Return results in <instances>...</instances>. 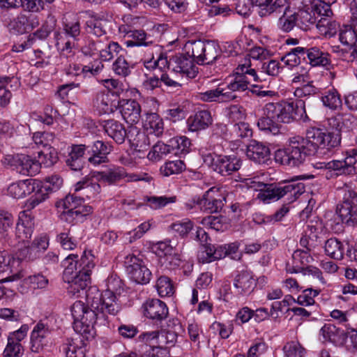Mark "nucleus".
<instances>
[{
  "label": "nucleus",
  "instance_id": "obj_26",
  "mask_svg": "<svg viewBox=\"0 0 357 357\" xmlns=\"http://www.w3.org/2000/svg\"><path fill=\"white\" fill-rule=\"evenodd\" d=\"M234 285L238 294L249 295L254 291L257 282L251 273L242 271L236 276Z\"/></svg>",
  "mask_w": 357,
  "mask_h": 357
},
{
  "label": "nucleus",
  "instance_id": "obj_22",
  "mask_svg": "<svg viewBox=\"0 0 357 357\" xmlns=\"http://www.w3.org/2000/svg\"><path fill=\"white\" fill-rule=\"evenodd\" d=\"M270 155L269 148L261 142L252 140L247 145V157L257 163H265L270 159Z\"/></svg>",
  "mask_w": 357,
  "mask_h": 357
},
{
  "label": "nucleus",
  "instance_id": "obj_4",
  "mask_svg": "<svg viewBox=\"0 0 357 357\" xmlns=\"http://www.w3.org/2000/svg\"><path fill=\"white\" fill-rule=\"evenodd\" d=\"M247 185L259 192L257 198L263 202L278 200L287 196L289 202H292L305 192L304 184L296 180L287 181L278 184H266L250 181Z\"/></svg>",
  "mask_w": 357,
  "mask_h": 357
},
{
  "label": "nucleus",
  "instance_id": "obj_45",
  "mask_svg": "<svg viewBox=\"0 0 357 357\" xmlns=\"http://www.w3.org/2000/svg\"><path fill=\"white\" fill-rule=\"evenodd\" d=\"M169 143L172 152L176 155H185L190 151L191 142L185 136L174 137Z\"/></svg>",
  "mask_w": 357,
  "mask_h": 357
},
{
  "label": "nucleus",
  "instance_id": "obj_64",
  "mask_svg": "<svg viewBox=\"0 0 357 357\" xmlns=\"http://www.w3.org/2000/svg\"><path fill=\"white\" fill-rule=\"evenodd\" d=\"M24 353V348L21 343H15L8 341L3 352V357H22Z\"/></svg>",
  "mask_w": 357,
  "mask_h": 357
},
{
  "label": "nucleus",
  "instance_id": "obj_43",
  "mask_svg": "<svg viewBox=\"0 0 357 357\" xmlns=\"http://www.w3.org/2000/svg\"><path fill=\"white\" fill-rule=\"evenodd\" d=\"M323 137L322 149H325L329 151L340 145L341 134L333 128L331 130L324 131Z\"/></svg>",
  "mask_w": 357,
  "mask_h": 357
},
{
  "label": "nucleus",
  "instance_id": "obj_29",
  "mask_svg": "<svg viewBox=\"0 0 357 357\" xmlns=\"http://www.w3.org/2000/svg\"><path fill=\"white\" fill-rule=\"evenodd\" d=\"M103 128L108 136L118 144H122L125 141V138L128 137V132L123 125L116 120L105 121Z\"/></svg>",
  "mask_w": 357,
  "mask_h": 357
},
{
  "label": "nucleus",
  "instance_id": "obj_51",
  "mask_svg": "<svg viewBox=\"0 0 357 357\" xmlns=\"http://www.w3.org/2000/svg\"><path fill=\"white\" fill-rule=\"evenodd\" d=\"M107 22L102 20L92 19L86 22L87 31L98 38L105 36L107 33Z\"/></svg>",
  "mask_w": 357,
  "mask_h": 357
},
{
  "label": "nucleus",
  "instance_id": "obj_60",
  "mask_svg": "<svg viewBox=\"0 0 357 357\" xmlns=\"http://www.w3.org/2000/svg\"><path fill=\"white\" fill-rule=\"evenodd\" d=\"M283 351L285 357H303L305 353L301 344L295 341L287 342L283 347Z\"/></svg>",
  "mask_w": 357,
  "mask_h": 357
},
{
  "label": "nucleus",
  "instance_id": "obj_40",
  "mask_svg": "<svg viewBox=\"0 0 357 357\" xmlns=\"http://www.w3.org/2000/svg\"><path fill=\"white\" fill-rule=\"evenodd\" d=\"M144 128L155 136H160L164 130L162 119L156 113L147 114Z\"/></svg>",
  "mask_w": 357,
  "mask_h": 357
},
{
  "label": "nucleus",
  "instance_id": "obj_30",
  "mask_svg": "<svg viewBox=\"0 0 357 357\" xmlns=\"http://www.w3.org/2000/svg\"><path fill=\"white\" fill-rule=\"evenodd\" d=\"M190 130L197 131L208 127L212 123V117L208 110H199L190 116L187 121Z\"/></svg>",
  "mask_w": 357,
  "mask_h": 357
},
{
  "label": "nucleus",
  "instance_id": "obj_25",
  "mask_svg": "<svg viewBox=\"0 0 357 357\" xmlns=\"http://www.w3.org/2000/svg\"><path fill=\"white\" fill-rule=\"evenodd\" d=\"M215 188H211L207 190L202 199H197V205L199 206L201 210L209 213H218L222 209L225 197L219 198L209 197V195L213 191Z\"/></svg>",
  "mask_w": 357,
  "mask_h": 357
},
{
  "label": "nucleus",
  "instance_id": "obj_31",
  "mask_svg": "<svg viewBox=\"0 0 357 357\" xmlns=\"http://www.w3.org/2000/svg\"><path fill=\"white\" fill-rule=\"evenodd\" d=\"M329 125L341 134L342 130L350 131L357 126V118L351 114L332 117L328 119Z\"/></svg>",
  "mask_w": 357,
  "mask_h": 357
},
{
  "label": "nucleus",
  "instance_id": "obj_1",
  "mask_svg": "<svg viewBox=\"0 0 357 357\" xmlns=\"http://www.w3.org/2000/svg\"><path fill=\"white\" fill-rule=\"evenodd\" d=\"M324 130L312 128L307 130L305 137L294 136L289 139V144L275 153L277 162L289 167H298L307 157L314 155L322 149Z\"/></svg>",
  "mask_w": 357,
  "mask_h": 357
},
{
  "label": "nucleus",
  "instance_id": "obj_52",
  "mask_svg": "<svg viewBox=\"0 0 357 357\" xmlns=\"http://www.w3.org/2000/svg\"><path fill=\"white\" fill-rule=\"evenodd\" d=\"M127 36L132 39L128 42V45L147 46L152 43L143 30H130L129 32H127Z\"/></svg>",
  "mask_w": 357,
  "mask_h": 357
},
{
  "label": "nucleus",
  "instance_id": "obj_5",
  "mask_svg": "<svg viewBox=\"0 0 357 357\" xmlns=\"http://www.w3.org/2000/svg\"><path fill=\"white\" fill-rule=\"evenodd\" d=\"M259 77L256 70L251 68L250 61L238 65L236 68L234 79L226 87L218 86V102H228L237 98L236 91H245L252 82H257Z\"/></svg>",
  "mask_w": 357,
  "mask_h": 357
},
{
  "label": "nucleus",
  "instance_id": "obj_11",
  "mask_svg": "<svg viewBox=\"0 0 357 357\" xmlns=\"http://www.w3.org/2000/svg\"><path fill=\"white\" fill-rule=\"evenodd\" d=\"M124 266L130 278L137 284H147L151 278V272L144 262L132 254L124 259Z\"/></svg>",
  "mask_w": 357,
  "mask_h": 357
},
{
  "label": "nucleus",
  "instance_id": "obj_39",
  "mask_svg": "<svg viewBox=\"0 0 357 357\" xmlns=\"http://www.w3.org/2000/svg\"><path fill=\"white\" fill-rule=\"evenodd\" d=\"M321 100L324 106L332 110L338 109L342 105L341 96L337 90L334 88L326 91L322 96Z\"/></svg>",
  "mask_w": 357,
  "mask_h": 357
},
{
  "label": "nucleus",
  "instance_id": "obj_63",
  "mask_svg": "<svg viewBox=\"0 0 357 357\" xmlns=\"http://www.w3.org/2000/svg\"><path fill=\"white\" fill-rule=\"evenodd\" d=\"M57 241L61 246L67 250H72L77 246V241L73 238L70 233V229H66L57 235Z\"/></svg>",
  "mask_w": 357,
  "mask_h": 357
},
{
  "label": "nucleus",
  "instance_id": "obj_56",
  "mask_svg": "<svg viewBox=\"0 0 357 357\" xmlns=\"http://www.w3.org/2000/svg\"><path fill=\"white\" fill-rule=\"evenodd\" d=\"M150 249L153 253L160 257V259L176 250L174 247L170 245L169 241L153 243L150 246Z\"/></svg>",
  "mask_w": 357,
  "mask_h": 357
},
{
  "label": "nucleus",
  "instance_id": "obj_19",
  "mask_svg": "<svg viewBox=\"0 0 357 357\" xmlns=\"http://www.w3.org/2000/svg\"><path fill=\"white\" fill-rule=\"evenodd\" d=\"M119 109L123 119L130 124H134L139 122L140 119L141 106L135 100H120Z\"/></svg>",
  "mask_w": 357,
  "mask_h": 357
},
{
  "label": "nucleus",
  "instance_id": "obj_36",
  "mask_svg": "<svg viewBox=\"0 0 357 357\" xmlns=\"http://www.w3.org/2000/svg\"><path fill=\"white\" fill-rule=\"evenodd\" d=\"M316 28L320 35L330 38L337 33L340 29V25L331 17H321L317 20Z\"/></svg>",
  "mask_w": 357,
  "mask_h": 357
},
{
  "label": "nucleus",
  "instance_id": "obj_46",
  "mask_svg": "<svg viewBox=\"0 0 357 357\" xmlns=\"http://www.w3.org/2000/svg\"><path fill=\"white\" fill-rule=\"evenodd\" d=\"M296 16V13H292L291 10L288 14L280 15L277 22L278 28L282 32H290L296 26H297Z\"/></svg>",
  "mask_w": 357,
  "mask_h": 357
},
{
  "label": "nucleus",
  "instance_id": "obj_13",
  "mask_svg": "<svg viewBox=\"0 0 357 357\" xmlns=\"http://www.w3.org/2000/svg\"><path fill=\"white\" fill-rule=\"evenodd\" d=\"M188 55L187 56L179 54L172 56L169 59V66L172 71L189 78H195L198 73V68L194 63L195 60L191 58V54Z\"/></svg>",
  "mask_w": 357,
  "mask_h": 357
},
{
  "label": "nucleus",
  "instance_id": "obj_58",
  "mask_svg": "<svg viewBox=\"0 0 357 357\" xmlns=\"http://www.w3.org/2000/svg\"><path fill=\"white\" fill-rule=\"evenodd\" d=\"M82 202L83 200L81 198L72 195H67L62 201L63 208L67 211H85L86 208H91L90 206L82 205Z\"/></svg>",
  "mask_w": 357,
  "mask_h": 357
},
{
  "label": "nucleus",
  "instance_id": "obj_17",
  "mask_svg": "<svg viewBox=\"0 0 357 357\" xmlns=\"http://www.w3.org/2000/svg\"><path fill=\"white\" fill-rule=\"evenodd\" d=\"M49 327L42 322H38L31 334V350L39 353L48 344L50 335Z\"/></svg>",
  "mask_w": 357,
  "mask_h": 357
},
{
  "label": "nucleus",
  "instance_id": "obj_44",
  "mask_svg": "<svg viewBox=\"0 0 357 357\" xmlns=\"http://www.w3.org/2000/svg\"><path fill=\"white\" fill-rule=\"evenodd\" d=\"M105 47L101 52L100 59L103 61H109L123 50L121 47L116 42L109 40L107 37L104 43Z\"/></svg>",
  "mask_w": 357,
  "mask_h": 357
},
{
  "label": "nucleus",
  "instance_id": "obj_24",
  "mask_svg": "<svg viewBox=\"0 0 357 357\" xmlns=\"http://www.w3.org/2000/svg\"><path fill=\"white\" fill-rule=\"evenodd\" d=\"M38 184L39 181L26 179L10 184L8 191L13 197L20 199L33 192Z\"/></svg>",
  "mask_w": 357,
  "mask_h": 357
},
{
  "label": "nucleus",
  "instance_id": "obj_8",
  "mask_svg": "<svg viewBox=\"0 0 357 357\" xmlns=\"http://www.w3.org/2000/svg\"><path fill=\"white\" fill-rule=\"evenodd\" d=\"M87 302L90 305L100 312L102 320H105L106 314L116 315L121 310L117 295L110 291L100 293L95 288L89 289L86 294Z\"/></svg>",
  "mask_w": 357,
  "mask_h": 357
},
{
  "label": "nucleus",
  "instance_id": "obj_16",
  "mask_svg": "<svg viewBox=\"0 0 357 357\" xmlns=\"http://www.w3.org/2000/svg\"><path fill=\"white\" fill-rule=\"evenodd\" d=\"M39 24L40 22L37 16L20 13L16 17L10 21L8 27L10 31L13 33L22 34L32 31L38 27Z\"/></svg>",
  "mask_w": 357,
  "mask_h": 357
},
{
  "label": "nucleus",
  "instance_id": "obj_34",
  "mask_svg": "<svg viewBox=\"0 0 357 357\" xmlns=\"http://www.w3.org/2000/svg\"><path fill=\"white\" fill-rule=\"evenodd\" d=\"M296 13L297 26L303 31H307L315 26L317 22V17L314 15L312 10H298Z\"/></svg>",
  "mask_w": 357,
  "mask_h": 357
},
{
  "label": "nucleus",
  "instance_id": "obj_32",
  "mask_svg": "<svg viewBox=\"0 0 357 357\" xmlns=\"http://www.w3.org/2000/svg\"><path fill=\"white\" fill-rule=\"evenodd\" d=\"M66 357H85L86 349L82 340L77 338H66L61 346Z\"/></svg>",
  "mask_w": 357,
  "mask_h": 357
},
{
  "label": "nucleus",
  "instance_id": "obj_18",
  "mask_svg": "<svg viewBox=\"0 0 357 357\" xmlns=\"http://www.w3.org/2000/svg\"><path fill=\"white\" fill-rule=\"evenodd\" d=\"M93 106L100 114H111L119 107L120 102L117 96L109 92H99L93 100Z\"/></svg>",
  "mask_w": 357,
  "mask_h": 357
},
{
  "label": "nucleus",
  "instance_id": "obj_41",
  "mask_svg": "<svg viewBox=\"0 0 357 357\" xmlns=\"http://www.w3.org/2000/svg\"><path fill=\"white\" fill-rule=\"evenodd\" d=\"M356 29L352 25H345L340 29L339 39L340 43L347 47H354L357 43Z\"/></svg>",
  "mask_w": 357,
  "mask_h": 357
},
{
  "label": "nucleus",
  "instance_id": "obj_15",
  "mask_svg": "<svg viewBox=\"0 0 357 357\" xmlns=\"http://www.w3.org/2000/svg\"><path fill=\"white\" fill-rule=\"evenodd\" d=\"M128 139L136 157L143 158L147 155V152L150 151L151 142L146 134L139 131L136 127H131L128 131Z\"/></svg>",
  "mask_w": 357,
  "mask_h": 357
},
{
  "label": "nucleus",
  "instance_id": "obj_28",
  "mask_svg": "<svg viewBox=\"0 0 357 357\" xmlns=\"http://www.w3.org/2000/svg\"><path fill=\"white\" fill-rule=\"evenodd\" d=\"M290 3L289 0H275L270 1L265 7H262L258 11L259 15L266 17L271 15H276L288 14L290 13Z\"/></svg>",
  "mask_w": 357,
  "mask_h": 357
},
{
  "label": "nucleus",
  "instance_id": "obj_35",
  "mask_svg": "<svg viewBox=\"0 0 357 357\" xmlns=\"http://www.w3.org/2000/svg\"><path fill=\"white\" fill-rule=\"evenodd\" d=\"M238 246L236 243L226 245H213V258L218 260L229 256L232 259H240L241 255L238 254Z\"/></svg>",
  "mask_w": 357,
  "mask_h": 357
},
{
  "label": "nucleus",
  "instance_id": "obj_12",
  "mask_svg": "<svg viewBox=\"0 0 357 357\" xmlns=\"http://www.w3.org/2000/svg\"><path fill=\"white\" fill-rule=\"evenodd\" d=\"M3 162L23 175L33 176L39 172V163L27 155H7Z\"/></svg>",
  "mask_w": 357,
  "mask_h": 357
},
{
  "label": "nucleus",
  "instance_id": "obj_55",
  "mask_svg": "<svg viewBox=\"0 0 357 357\" xmlns=\"http://www.w3.org/2000/svg\"><path fill=\"white\" fill-rule=\"evenodd\" d=\"M158 294L161 297L170 296L174 292V287L169 278L160 276L156 283Z\"/></svg>",
  "mask_w": 357,
  "mask_h": 357
},
{
  "label": "nucleus",
  "instance_id": "obj_14",
  "mask_svg": "<svg viewBox=\"0 0 357 357\" xmlns=\"http://www.w3.org/2000/svg\"><path fill=\"white\" fill-rule=\"evenodd\" d=\"M86 149L89 155L88 162L93 166H98L108 162L107 155L112 152V146L108 142L96 140L86 146Z\"/></svg>",
  "mask_w": 357,
  "mask_h": 357
},
{
  "label": "nucleus",
  "instance_id": "obj_20",
  "mask_svg": "<svg viewBox=\"0 0 357 357\" xmlns=\"http://www.w3.org/2000/svg\"><path fill=\"white\" fill-rule=\"evenodd\" d=\"M242 165V160L235 155H222L217 156L215 172L222 176L231 174L237 172Z\"/></svg>",
  "mask_w": 357,
  "mask_h": 357
},
{
  "label": "nucleus",
  "instance_id": "obj_47",
  "mask_svg": "<svg viewBox=\"0 0 357 357\" xmlns=\"http://www.w3.org/2000/svg\"><path fill=\"white\" fill-rule=\"evenodd\" d=\"M172 152L170 143L165 144L159 142L153 146L152 149L148 152L146 157L150 160L158 161Z\"/></svg>",
  "mask_w": 357,
  "mask_h": 357
},
{
  "label": "nucleus",
  "instance_id": "obj_50",
  "mask_svg": "<svg viewBox=\"0 0 357 357\" xmlns=\"http://www.w3.org/2000/svg\"><path fill=\"white\" fill-rule=\"evenodd\" d=\"M142 344V357H169V351L166 349L156 344Z\"/></svg>",
  "mask_w": 357,
  "mask_h": 357
},
{
  "label": "nucleus",
  "instance_id": "obj_57",
  "mask_svg": "<svg viewBox=\"0 0 357 357\" xmlns=\"http://www.w3.org/2000/svg\"><path fill=\"white\" fill-rule=\"evenodd\" d=\"M92 208H86L83 210L66 211L62 213V218L70 224H75L79 221H82L84 217L91 213Z\"/></svg>",
  "mask_w": 357,
  "mask_h": 357
},
{
  "label": "nucleus",
  "instance_id": "obj_37",
  "mask_svg": "<svg viewBox=\"0 0 357 357\" xmlns=\"http://www.w3.org/2000/svg\"><path fill=\"white\" fill-rule=\"evenodd\" d=\"M307 57L312 66L326 67L331 63L330 55L321 51L317 47L308 48Z\"/></svg>",
  "mask_w": 357,
  "mask_h": 357
},
{
  "label": "nucleus",
  "instance_id": "obj_3",
  "mask_svg": "<svg viewBox=\"0 0 357 357\" xmlns=\"http://www.w3.org/2000/svg\"><path fill=\"white\" fill-rule=\"evenodd\" d=\"M77 255H70L63 261L64 271L63 280L68 284V293L76 296L84 291L91 282V273L94 267L93 255L84 252L80 260L77 261Z\"/></svg>",
  "mask_w": 357,
  "mask_h": 357
},
{
  "label": "nucleus",
  "instance_id": "obj_42",
  "mask_svg": "<svg viewBox=\"0 0 357 357\" xmlns=\"http://www.w3.org/2000/svg\"><path fill=\"white\" fill-rule=\"evenodd\" d=\"M107 37L102 38H96L88 40L81 48L82 52L85 56H93L98 55L100 56L103 50L104 43Z\"/></svg>",
  "mask_w": 357,
  "mask_h": 357
},
{
  "label": "nucleus",
  "instance_id": "obj_9",
  "mask_svg": "<svg viewBox=\"0 0 357 357\" xmlns=\"http://www.w3.org/2000/svg\"><path fill=\"white\" fill-rule=\"evenodd\" d=\"M344 194L342 203L337 204L336 214L339 216L342 223L348 227H353L357 224V206L354 202L357 193L350 186L344 184L342 187H337Z\"/></svg>",
  "mask_w": 357,
  "mask_h": 357
},
{
  "label": "nucleus",
  "instance_id": "obj_62",
  "mask_svg": "<svg viewBox=\"0 0 357 357\" xmlns=\"http://www.w3.org/2000/svg\"><path fill=\"white\" fill-rule=\"evenodd\" d=\"M332 4H326L320 1H314L312 6V10L315 16L330 18L333 15L331 8Z\"/></svg>",
  "mask_w": 357,
  "mask_h": 357
},
{
  "label": "nucleus",
  "instance_id": "obj_49",
  "mask_svg": "<svg viewBox=\"0 0 357 357\" xmlns=\"http://www.w3.org/2000/svg\"><path fill=\"white\" fill-rule=\"evenodd\" d=\"M58 160L57 153L54 149L51 146L46 148L44 151L38 152V160L36 161L39 163V167L40 165H43L45 167H48L54 165Z\"/></svg>",
  "mask_w": 357,
  "mask_h": 357
},
{
  "label": "nucleus",
  "instance_id": "obj_10",
  "mask_svg": "<svg viewBox=\"0 0 357 357\" xmlns=\"http://www.w3.org/2000/svg\"><path fill=\"white\" fill-rule=\"evenodd\" d=\"M177 332L169 329H162L142 333L137 341L143 344H156L162 349L174 347L177 342Z\"/></svg>",
  "mask_w": 357,
  "mask_h": 357
},
{
  "label": "nucleus",
  "instance_id": "obj_7",
  "mask_svg": "<svg viewBox=\"0 0 357 357\" xmlns=\"http://www.w3.org/2000/svg\"><path fill=\"white\" fill-rule=\"evenodd\" d=\"M71 313L74 319V330L81 335L90 334L98 320L102 319L100 311L91 306L89 308L80 301L73 303L71 307Z\"/></svg>",
  "mask_w": 357,
  "mask_h": 357
},
{
  "label": "nucleus",
  "instance_id": "obj_6",
  "mask_svg": "<svg viewBox=\"0 0 357 357\" xmlns=\"http://www.w3.org/2000/svg\"><path fill=\"white\" fill-rule=\"evenodd\" d=\"M185 47L199 65H212L222 56L220 45L213 40H191Z\"/></svg>",
  "mask_w": 357,
  "mask_h": 357
},
{
  "label": "nucleus",
  "instance_id": "obj_61",
  "mask_svg": "<svg viewBox=\"0 0 357 357\" xmlns=\"http://www.w3.org/2000/svg\"><path fill=\"white\" fill-rule=\"evenodd\" d=\"M320 293L319 289L307 288L305 289L297 298L296 303L303 306H309L314 304V298Z\"/></svg>",
  "mask_w": 357,
  "mask_h": 357
},
{
  "label": "nucleus",
  "instance_id": "obj_54",
  "mask_svg": "<svg viewBox=\"0 0 357 357\" xmlns=\"http://www.w3.org/2000/svg\"><path fill=\"white\" fill-rule=\"evenodd\" d=\"M185 169V163L181 160L168 161L160 168L161 174L165 176L179 174Z\"/></svg>",
  "mask_w": 357,
  "mask_h": 357
},
{
  "label": "nucleus",
  "instance_id": "obj_59",
  "mask_svg": "<svg viewBox=\"0 0 357 357\" xmlns=\"http://www.w3.org/2000/svg\"><path fill=\"white\" fill-rule=\"evenodd\" d=\"M112 70L116 75L126 77L131 73V66L125 57L120 55L113 63Z\"/></svg>",
  "mask_w": 357,
  "mask_h": 357
},
{
  "label": "nucleus",
  "instance_id": "obj_23",
  "mask_svg": "<svg viewBox=\"0 0 357 357\" xmlns=\"http://www.w3.org/2000/svg\"><path fill=\"white\" fill-rule=\"evenodd\" d=\"M33 218L27 213V211H24L20 212L15 228L16 237L23 242L27 241L31 237L33 231Z\"/></svg>",
  "mask_w": 357,
  "mask_h": 357
},
{
  "label": "nucleus",
  "instance_id": "obj_27",
  "mask_svg": "<svg viewBox=\"0 0 357 357\" xmlns=\"http://www.w3.org/2000/svg\"><path fill=\"white\" fill-rule=\"evenodd\" d=\"M86 151V145H72L66 161V165L73 171H80L84 167Z\"/></svg>",
  "mask_w": 357,
  "mask_h": 357
},
{
  "label": "nucleus",
  "instance_id": "obj_33",
  "mask_svg": "<svg viewBox=\"0 0 357 357\" xmlns=\"http://www.w3.org/2000/svg\"><path fill=\"white\" fill-rule=\"evenodd\" d=\"M81 190L89 199H94L101 192V187L93 178L85 177L75 185V191Z\"/></svg>",
  "mask_w": 357,
  "mask_h": 357
},
{
  "label": "nucleus",
  "instance_id": "obj_2",
  "mask_svg": "<svg viewBox=\"0 0 357 357\" xmlns=\"http://www.w3.org/2000/svg\"><path fill=\"white\" fill-rule=\"evenodd\" d=\"M294 121L307 122L309 118L305 103L302 100L296 102H268L263 109V116L257 122L261 130L277 135L280 132V123H289Z\"/></svg>",
  "mask_w": 357,
  "mask_h": 357
},
{
  "label": "nucleus",
  "instance_id": "obj_53",
  "mask_svg": "<svg viewBox=\"0 0 357 357\" xmlns=\"http://www.w3.org/2000/svg\"><path fill=\"white\" fill-rule=\"evenodd\" d=\"M48 37L46 33L41 28L34 33L28 36V45H34L36 49H34L35 54L37 57H40L38 54H42L43 51L39 48L41 43H45L44 40Z\"/></svg>",
  "mask_w": 357,
  "mask_h": 357
},
{
  "label": "nucleus",
  "instance_id": "obj_48",
  "mask_svg": "<svg viewBox=\"0 0 357 357\" xmlns=\"http://www.w3.org/2000/svg\"><path fill=\"white\" fill-rule=\"evenodd\" d=\"M36 188L34 193L26 202V206L28 210H31L38 206L40 203L44 202L48 198L50 192L46 190L39 181V184Z\"/></svg>",
  "mask_w": 357,
  "mask_h": 357
},
{
  "label": "nucleus",
  "instance_id": "obj_21",
  "mask_svg": "<svg viewBox=\"0 0 357 357\" xmlns=\"http://www.w3.org/2000/svg\"><path fill=\"white\" fill-rule=\"evenodd\" d=\"M144 315L153 320L161 321L167 318L168 308L166 304L159 299H149L143 305Z\"/></svg>",
  "mask_w": 357,
  "mask_h": 357
},
{
  "label": "nucleus",
  "instance_id": "obj_38",
  "mask_svg": "<svg viewBox=\"0 0 357 357\" xmlns=\"http://www.w3.org/2000/svg\"><path fill=\"white\" fill-rule=\"evenodd\" d=\"M324 250L326 254L334 259L341 260L343 259V245L335 238H329L325 242Z\"/></svg>",
  "mask_w": 357,
  "mask_h": 357
}]
</instances>
